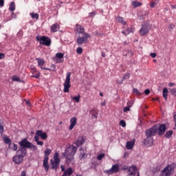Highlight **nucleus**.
<instances>
[{"label":"nucleus","mask_w":176,"mask_h":176,"mask_svg":"<svg viewBox=\"0 0 176 176\" xmlns=\"http://www.w3.org/2000/svg\"><path fill=\"white\" fill-rule=\"evenodd\" d=\"M151 30H152V25L148 23H144L142 25V28L139 31L140 36H146L149 34Z\"/></svg>","instance_id":"0eeeda50"},{"label":"nucleus","mask_w":176,"mask_h":176,"mask_svg":"<svg viewBox=\"0 0 176 176\" xmlns=\"http://www.w3.org/2000/svg\"><path fill=\"white\" fill-rule=\"evenodd\" d=\"M119 172V164L113 165L110 170H107V174Z\"/></svg>","instance_id":"f3484780"},{"label":"nucleus","mask_w":176,"mask_h":176,"mask_svg":"<svg viewBox=\"0 0 176 176\" xmlns=\"http://www.w3.org/2000/svg\"><path fill=\"white\" fill-rule=\"evenodd\" d=\"M133 94H135V96H141L142 94H144V91H140L137 89H133Z\"/></svg>","instance_id":"4c0bfd02"},{"label":"nucleus","mask_w":176,"mask_h":176,"mask_svg":"<svg viewBox=\"0 0 176 176\" xmlns=\"http://www.w3.org/2000/svg\"><path fill=\"white\" fill-rule=\"evenodd\" d=\"M23 160H24V158L20 155H18V154L13 157V162L14 163H16V164H21L23 162Z\"/></svg>","instance_id":"a211bd4d"},{"label":"nucleus","mask_w":176,"mask_h":176,"mask_svg":"<svg viewBox=\"0 0 176 176\" xmlns=\"http://www.w3.org/2000/svg\"><path fill=\"white\" fill-rule=\"evenodd\" d=\"M170 93H171V94H173V96H176V89H170Z\"/></svg>","instance_id":"6e6d98bb"},{"label":"nucleus","mask_w":176,"mask_h":176,"mask_svg":"<svg viewBox=\"0 0 176 176\" xmlns=\"http://www.w3.org/2000/svg\"><path fill=\"white\" fill-rule=\"evenodd\" d=\"M12 19H17V13H14V11L12 12L10 16L7 18V21H10Z\"/></svg>","instance_id":"cd10ccee"},{"label":"nucleus","mask_w":176,"mask_h":176,"mask_svg":"<svg viewBox=\"0 0 176 176\" xmlns=\"http://www.w3.org/2000/svg\"><path fill=\"white\" fill-rule=\"evenodd\" d=\"M155 131L153 132L150 129L146 130V138L143 140L142 143L146 146H152L153 145V138L155 137Z\"/></svg>","instance_id":"7ed1b4c3"},{"label":"nucleus","mask_w":176,"mask_h":176,"mask_svg":"<svg viewBox=\"0 0 176 176\" xmlns=\"http://www.w3.org/2000/svg\"><path fill=\"white\" fill-rule=\"evenodd\" d=\"M116 19L118 23H120L122 25H126L127 24V23L123 20V17L118 16Z\"/></svg>","instance_id":"c756f323"},{"label":"nucleus","mask_w":176,"mask_h":176,"mask_svg":"<svg viewBox=\"0 0 176 176\" xmlns=\"http://www.w3.org/2000/svg\"><path fill=\"white\" fill-rule=\"evenodd\" d=\"M30 69H32V74H35L36 72H37L36 67H35L34 65H30Z\"/></svg>","instance_id":"c03bdc74"},{"label":"nucleus","mask_w":176,"mask_h":176,"mask_svg":"<svg viewBox=\"0 0 176 176\" xmlns=\"http://www.w3.org/2000/svg\"><path fill=\"white\" fill-rule=\"evenodd\" d=\"M126 79H130V74L126 72L122 76V80H126Z\"/></svg>","instance_id":"ea45409f"},{"label":"nucleus","mask_w":176,"mask_h":176,"mask_svg":"<svg viewBox=\"0 0 176 176\" xmlns=\"http://www.w3.org/2000/svg\"><path fill=\"white\" fill-rule=\"evenodd\" d=\"M120 126H122V127H126V122L124 120H120Z\"/></svg>","instance_id":"de8ad7c7"},{"label":"nucleus","mask_w":176,"mask_h":176,"mask_svg":"<svg viewBox=\"0 0 176 176\" xmlns=\"http://www.w3.org/2000/svg\"><path fill=\"white\" fill-rule=\"evenodd\" d=\"M71 72H68L64 83V89H71Z\"/></svg>","instance_id":"9b49d317"},{"label":"nucleus","mask_w":176,"mask_h":176,"mask_svg":"<svg viewBox=\"0 0 176 176\" xmlns=\"http://www.w3.org/2000/svg\"><path fill=\"white\" fill-rule=\"evenodd\" d=\"M34 141L36 142L37 145H40V146H43V142L39 141V138H38V136H34Z\"/></svg>","instance_id":"f704fd0d"},{"label":"nucleus","mask_w":176,"mask_h":176,"mask_svg":"<svg viewBox=\"0 0 176 176\" xmlns=\"http://www.w3.org/2000/svg\"><path fill=\"white\" fill-rule=\"evenodd\" d=\"M76 53L77 54H82V53H83V48H82V47H77Z\"/></svg>","instance_id":"79ce46f5"},{"label":"nucleus","mask_w":176,"mask_h":176,"mask_svg":"<svg viewBox=\"0 0 176 176\" xmlns=\"http://www.w3.org/2000/svg\"><path fill=\"white\" fill-rule=\"evenodd\" d=\"M36 40L43 46L49 47L52 45V39L47 36H40L38 34L36 37Z\"/></svg>","instance_id":"423d86ee"},{"label":"nucleus","mask_w":176,"mask_h":176,"mask_svg":"<svg viewBox=\"0 0 176 176\" xmlns=\"http://www.w3.org/2000/svg\"><path fill=\"white\" fill-rule=\"evenodd\" d=\"M24 32H23V30H20L18 33L16 34V36L18 38H21V36H23Z\"/></svg>","instance_id":"a18cd8bd"},{"label":"nucleus","mask_w":176,"mask_h":176,"mask_svg":"<svg viewBox=\"0 0 176 176\" xmlns=\"http://www.w3.org/2000/svg\"><path fill=\"white\" fill-rule=\"evenodd\" d=\"M74 32L76 35H78L76 38V43L78 46H82L83 43H87L88 39L91 38L90 34L87 33L85 30V28H83V26L79 23L76 24Z\"/></svg>","instance_id":"f257e3e1"},{"label":"nucleus","mask_w":176,"mask_h":176,"mask_svg":"<svg viewBox=\"0 0 176 176\" xmlns=\"http://www.w3.org/2000/svg\"><path fill=\"white\" fill-rule=\"evenodd\" d=\"M3 131H5V129H3V125H2V122L0 120V134H1V135H3Z\"/></svg>","instance_id":"37998d69"},{"label":"nucleus","mask_w":176,"mask_h":176,"mask_svg":"<svg viewBox=\"0 0 176 176\" xmlns=\"http://www.w3.org/2000/svg\"><path fill=\"white\" fill-rule=\"evenodd\" d=\"M134 146V142H127L126 144V149H131Z\"/></svg>","instance_id":"e433bc0d"},{"label":"nucleus","mask_w":176,"mask_h":176,"mask_svg":"<svg viewBox=\"0 0 176 176\" xmlns=\"http://www.w3.org/2000/svg\"><path fill=\"white\" fill-rule=\"evenodd\" d=\"M8 148L11 150V151H14V152L17 151V149H19V146H17V144L12 142L9 146Z\"/></svg>","instance_id":"4be33fe9"},{"label":"nucleus","mask_w":176,"mask_h":176,"mask_svg":"<svg viewBox=\"0 0 176 176\" xmlns=\"http://www.w3.org/2000/svg\"><path fill=\"white\" fill-rule=\"evenodd\" d=\"M96 14H97V12L96 11H93L89 13V16H91V17H95Z\"/></svg>","instance_id":"8fccbe9b"},{"label":"nucleus","mask_w":176,"mask_h":176,"mask_svg":"<svg viewBox=\"0 0 176 176\" xmlns=\"http://www.w3.org/2000/svg\"><path fill=\"white\" fill-rule=\"evenodd\" d=\"M101 107H105L107 105V103L105 102V100H104L102 102L100 103Z\"/></svg>","instance_id":"774afa93"},{"label":"nucleus","mask_w":176,"mask_h":176,"mask_svg":"<svg viewBox=\"0 0 176 176\" xmlns=\"http://www.w3.org/2000/svg\"><path fill=\"white\" fill-rule=\"evenodd\" d=\"M16 155L19 156H21V157H25L27 156V148H19L17 151H16Z\"/></svg>","instance_id":"4468645a"},{"label":"nucleus","mask_w":176,"mask_h":176,"mask_svg":"<svg viewBox=\"0 0 176 176\" xmlns=\"http://www.w3.org/2000/svg\"><path fill=\"white\" fill-rule=\"evenodd\" d=\"M5 58V54L0 52V60H3Z\"/></svg>","instance_id":"bf43d9fd"},{"label":"nucleus","mask_w":176,"mask_h":176,"mask_svg":"<svg viewBox=\"0 0 176 176\" xmlns=\"http://www.w3.org/2000/svg\"><path fill=\"white\" fill-rule=\"evenodd\" d=\"M168 86H169V87H173V86H175V83L169 82V83H168Z\"/></svg>","instance_id":"69168bd1"},{"label":"nucleus","mask_w":176,"mask_h":176,"mask_svg":"<svg viewBox=\"0 0 176 176\" xmlns=\"http://www.w3.org/2000/svg\"><path fill=\"white\" fill-rule=\"evenodd\" d=\"M105 156V154L102 153L97 156L98 160H102V158Z\"/></svg>","instance_id":"49530a36"},{"label":"nucleus","mask_w":176,"mask_h":176,"mask_svg":"<svg viewBox=\"0 0 176 176\" xmlns=\"http://www.w3.org/2000/svg\"><path fill=\"white\" fill-rule=\"evenodd\" d=\"M3 140L5 144L8 146L12 143V140H10V138H9L8 136L3 138Z\"/></svg>","instance_id":"2f4dec72"},{"label":"nucleus","mask_w":176,"mask_h":176,"mask_svg":"<svg viewBox=\"0 0 176 176\" xmlns=\"http://www.w3.org/2000/svg\"><path fill=\"white\" fill-rule=\"evenodd\" d=\"M31 78H35L36 79H39L41 78V72H36L34 74H32L31 76Z\"/></svg>","instance_id":"c9c22d12"},{"label":"nucleus","mask_w":176,"mask_h":176,"mask_svg":"<svg viewBox=\"0 0 176 176\" xmlns=\"http://www.w3.org/2000/svg\"><path fill=\"white\" fill-rule=\"evenodd\" d=\"M156 5V3L153 2V1H151L150 3V7L151 8H153Z\"/></svg>","instance_id":"e2e57ef3"},{"label":"nucleus","mask_w":176,"mask_h":176,"mask_svg":"<svg viewBox=\"0 0 176 176\" xmlns=\"http://www.w3.org/2000/svg\"><path fill=\"white\" fill-rule=\"evenodd\" d=\"M58 30H60V25H58V23H56L52 25L51 26L52 32H57Z\"/></svg>","instance_id":"412c9836"},{"label":"nucleus","mask_w":176,"mask_h":176,"mask_svg":"<svg viewBox=\"0 0 176 176\" xmlns=\"http://www.w3.org/2000/svg\"><path fill=\"white\" fill-rule=\"evenodd\" d=\"M174 133V131H173V130H170L166 132L164 137H166V138H171V135H173V133Z\"/></svg>","instance_id":"72a5a7b5"},{"label":"nucleus","mask_w":176,"mask_h":176,"mask_svg":"<svg viewBox=\"0 0 176 176\" xmlns=\"http://www.w3.org/2000/svg\"><path fill=\"white\" fill-rule=\"evenodd\" d=\"M162 96L166 100H167V97H168V89H164L162 91Z\"/></svg>","instance_id":"c85d7f7f"},{"label":"nucleus","mask_w":176,"mask_h":176,"mask_svg":"<svg viewBox=\"0 0 176 176\" xmlns=\"http://www.w3.org/2000/svg\"><path fill=\"white\" fill-rule=\"evenodd\" d=\"M12 80L13 82H19L20 83H25V81H24V80H21L20 77L17 76H14L12 77Z\"/></svg>","instance_id":"a878e982"},{"label":"nucleus","mask_w":176,"mask_h":176,"mask_svg":"<svg viewBox=\"0 0 176 176\" xmlns=\"http://www.w3.org/2000/svg\"><path fill=\"white\" fill-rule=\"evenodd\" d=\"M150 93H151V90L149 89H146L144 91V94H146V96H148V94H150Z\"/></svg>","instance_id":"680f3d73"},{"label":"nucleus","mask_w":176,"mask_h":176,"mask_svg":"<svg viewBox=\"0 0 176 176\" xmlns=\"http://www.w3.org/2000/svg\"><path fill=\"white\" fill-rule=\"evenodd\" d=\"M35 137H37L38 138L40 137L41 139L43 140H47V133H46V132L42 131V130H38L36 131Z\"/></svg>","instance_id":"f8f14e48"},{"label":"nucleus","mask_w":176,"mask_h":176,"mask_svg":"<svg viewBox=\"0 0 176 176\" xmlns=\"http://www.w3.org/2000/svg\"><path fill=\"white\" fill-rule=\"evenodd\" d=\"M50 153H52V149L46 148L44 151V156L45 159H49V156H50Z\"/></svg>","instance_id":"393cba45"},{"label":"nucleus","mask_w":176,"mask_h":176,"mask_svg":"<svg viewBox=\"0 0 176 176\" xmlns=\"http://www.w3.org/2000/svg\"><path fill=\"white\" fill-rule=\"evenodd\" d=\"M10 12H14L16 10V3L14 1H11L9 6Z\"/></svg>","instance_id":"b1692460"},{"label":"nucleus","mask_w":176,"mask_h":176,"mask_svg":"<svg viewBox=\"0 0 176 176\" xmlns=\"http://www.w3.org/2000/svg\"><path fill=\"white\" fill-rule=\"evenodd\" d=\"M125 52H126L128 56H130V57H133V56H134V52L131 49H126L125 50Z\"/></svg>","instance_id":"58836bf2"},{"label":"nucleus","mask_w":176,"mask_h":176,"mask_svg":"<svg viewBox=\"0 0 176 176\" xmlns=\"http://www.w3.org/2000/svg\"><path fill=\"white\" fill-rule=\"evenodd\" d=\"M174 28H175V25H173V24H170L169 25V30H170V32H171V31H173V30H174Z\"/></svg>","instance_id":"603ef678"},{"label":"nucleus","mask_w":176,"mask_h":176,"mask_svg":"<svg viewBox=\"0 0 176 176\" xmlns=\"http://www.w3.org/2000/svg\"><path fill=\"white\" fill-rule=\"evenodd\" d=\"M86 140L83 136H80L78 138V139L75 141L74 144L76 145V146H80V145H83L85 144Z\"/></svg>","instance_id":"2eb2a0df"},{"label":"nucleus","mask_w":176,"mask_h":176,"mask_svg":"<svg viewBox=\"0 0 176 176\" xmlns=\"http://www.w3.org/2000/svg\"><path fill=\"white\" fill-rule=\"evenodd\" d=\"M134 27L133 25H130V27H127L125 30L122 31V34L123 35H125V36H127V35H130V34L134 33Z\"/></svg>","instance_id":"ddd939ff"},{"label":"nucleus","mask_w":176,"mask_h":176,"mask_svg":"<svg viewBox=\"0 0 176 176\" xmlns=\"http://www.w3.org/2000/svg\"><path fill=\"white\" fill-rule=\"evenodd\" d=\"M174 171L173 165H168L161 173V176H170L171 173Z\"/></svg>","instance_id":"1a4fd4ad"},{"label":"nucleus","mask_w":176,"mask_h":176,"mask_svg":"<svg viewBox=\"0 0 176 176\" xmlns=\"http://www.w3.org/2000/svg\"><path fill=\"white\" fill-rule=\"evenodd\" d=\"M70 125L69 126V130H74V127L76 126V123H78V119L76 117H73L70 119Z\"/></svg>","instance_id":"dca6fc26"},{"label":"nucleus","mask_w":176,"mask_h":176,"mask_svg":"<svg viewBox=\"0 0 176 176\" xmlns=\"http://www.w3.org/2000/svg\"><path fill=\"white\" fill-rule=\"evenodd\" d=\"M30 16L33 19L39 20V14H38V13L32 12V13H30Z\"/></svg>","instance_id":"473e14b6"},{"label":"nucleus","mask_w":176,"mask_h":176,"mask_svg":"<svg viewBox=\"0 0 176 176\" xmlns=\"http://www.w3.org/2000/svg\"><path fill=\"white\" fill-rule=\"evenodd\" d=\"M132 4L133 6V8H139V6H142V3L138 1H133L132 2Z\"/></svg>","instance_id":"7c9ffc66"},{"label":"nucleus","mask_w":176,"mask_h":176,"mask_svg":"<svg viewBox=\"0 0 176 176\" xmlns=\"http://www.w3.org/2000/svg\"><path fill=\"white\" fill-rule=\"evenodd\" d=\"M25 102L27 105H28L29 107H31V102H30V100H25Z\"/></svg>","instance_id":"338daca9"},{"label":"nucleus","mask_w":176,"mask_h":176,"mask_svg":"<svg viewBox=\"0 0 176 176\" xmlns=\"http://www.w3.org/2000/svg\"><path fill=\"white\" fill-rule=\"evenodd\" d=\"M51 69H52V71H53L54 72H56L57 71V69H56V65L52 64V65H51Z\"/></svg>","instance_id":"3c124183"},{"label":"nucleus","mask_w":176,"mask_h":176,"mask_svg":"<svg viewBox=\"0 0 176 176\" xmlns=\"http://www.w3.org/2000/svg\"><path fill=\"white\" fill-rule=\"evenodd\" d=\"M123 111L124 112H129V111H130V107H129V106H126L124 108Z\"/></svg>","instance_id":"13d9d810"},{"label":"nucleus","mask_w":176,"mask_h":176,"mask_svg":"<svg viewBox=\"0 0 176 176\" xmlns=\"http://www.w3.org/2000/svg\"><path fill=\"white\" fill-rule=\"evenodd\" d=\"M128 174H129V175L135 176V174H137V166H132L129 167V168L128 169Z\"/></svg>","instance_id":"6ab92c4d"},{"label":"nucleus","mask_w":176,"mask_h":176,"mask_svg":"<svg viewBox=\"0 0 176 176\" xmlns=\"http://www.w3.org/2000/svg\"><path fill=\"white\" fill-rule=\"evenodd\" d=\"M55 60L57 64H61V63H64V53L58 52L55 55Z\"/></svg>","instance_id":"9d476101"},{"label":"nucleus","mask_w":176,"mask_h":176,"mask_svg":"<svg viewBox=\"0 0 176 176\" xmlns=\"http://www.w3.org/2000/svg\"><path fill=\"white\" fill-rule=\"evenodd\" d=\"M41 69H45L46 71H52L51 68H49V67H41Z\"/></svg>","instance_id":"052dcab7"},{"label":"nucleus","mask_w":176,"mask_h":176,"mask_svg":"<svg viewBox=\"0 0 176 176\" xmlns=\"http://www.w3.org/2000/svg\"><path fill=\"white\" fill-rule=\"evenodd\" d=\"M36 60H37L38 65V67H40V68H41V67H43V65H45V60L39 58H36Z\"/></svg>","instance_id":"bb28decb"},{"label":"nucleus","mask_w":176,"mask_h":176,"mask_svg":"<svg viewBox=\"0 0 176 176\" xmlns=\"http://www.w3.org/2000/svg\"><path fill=\"white\" fill-rule=\"evenodd\" d=\"M123 78L117 79L116 82L118 85H122L123 83Z\"/></svg>","instance_id":"864d4df0"},{"label":"nucleus","mask_w":176,"mask_h":176,"mask_svg":"<svg viewBox=\"0 0 176 176\" xmlns=\"http://www.w3.org/2000/svg\"><path fill=\"white\" fill-rule=\"evenodd\" d=\"M58 153H55L54 155V160H50L52 170H55L57 171V168H58L60 166V158H58Z\"/></svg>","instance_id":"6e6552de"},{"label":"nucleus","mask_w":176,"mask_h":176,"mask_svg":"<svg viewBox=\"0 0 176 176\" xmlns=\"http://www.w3.org/2000/svg\"><path fill=\"white\" fill-rule=\"evenodd\" d=\"M80 94H78V96H71V99L72 100V101H74V102H76L77 104L80 102Z\"/></svg>","instance_id":"5701e85b"},{"label":"nucleus","mask_w":176,"mask_h":176,"mask_svg":"<svg viewBox=\"0 0 176 176\" xmlns=\"http://www.w3.org/2000/svg\"><path fill=\"white\" fill-rule=\"evenodd\" d=\"M43 166L45 168V171H49V158H44Z\"/></svg>","instance_id":"aec40b11"},{"label":"nucleus","mask_w":176,"mask_h":176,"mask_svg":"<svg viewBox=\"0 0 176 176\" xmlns=\"http://www.w3.org/2000/svg\"><path fill=\"white\" fill-rule=\"evenodd\" d=\"M5 6V0H0V8Z\"/></svg>","instance_id":"5fc2aeb1"},{"label":"nucleus","mask_w":176,"mask_h":176,"mask_svg":"<svg viewBox=\"0 0 176 176\" xmlns=\"http://www.w3.org/2000/svg\"><path fill=\"white\" fill-rule=\"evenodd\" d=\"M79 157L80 160H82V159H86L87 157V154H86V153H80Z\"/></svg>","instance_id":"a19ab883"},{"label":"nucleus","mask_w":176,"mask_h":176,"mask_svg":"<svg viewBox=\"0 0 176 176\" xmlns=\"http://www.w3.org/2000/svg\"><path fill=\"white\" fill-rule=\"evenodd\" d=\"M19 144L20 145V148H23V149H31L33 152L35 151H38V147L32 144L30 142H28L27 139H23L21 142H19Z\"/></svg>","instance_id":"20e7f679"},{"label":"nucleus","mask_w":176,"mask_h":176,"mask_svg":"<svg viewBox=\"0 0 176 176\" xmlns=\"http://www.w3.org/2000/svg\"><path fill=\"white\" fill-rule=\"evenodd\" d=\"M150 56L152 58H155L156 56H157V54H156V52H153L150 54Z\"/></svg>","instance_id":"4d7b16f0"},{"label":"nucleus","mask_w":176,"mask_h":176,"mask_svg":"<svg viewBox=\"0 0 176 176\" xmlns=\"http://www.w3.org/2000/svg\"><path fill=\"white\" fill-rule=\"evenodd\" d=\"M76 151H78V148L74 145H72L67 147L63 153V156L66 159L65 162L67 166H69V164H74L75 163L74 156H75Z\"/></svg>","instance_id":"f03ea898"},{"label":"nucleus","mask_w":176,"mask_h":176,"mask_svg":"<svg viewBox=\"0 0 176 176\" xmlns=\"http://www.w3.org/2000/svg\"><path fill=\"white\" fill-rule=\"evenodd\" d=\"M134 104V102H133V100H129L127 102V107L129 108H131V107H133V104Z\"/></svg>","instance_id":"09e8293b"},{"label":"nucleus","mask_w":176,"mask_h":176,"mask_svg":"<svg viewBox=\"0 0 176 176\" xmlns=\"http://www.w3.org/2000/svg\"><path fill=\"white\" fill-rule=\"evenodd\" d=\"M21 176H27V173L25 170L22 171L21 173Z\"/></svg>","instance_id":"0e129e2a"},{"label":"nucleus","mask_w":176,"mask_h":176,"mask_svg":"<svg viewBox=\"0 0 176 176\" xmlns=\"http://www.w3.org/2000/svg\"><path fill=\"white\" fill-rule=\"evenodd\" d=\"M150 130L153 132L154 134L156 135L158 132V135H163L164 133H166V130H167V126L164 124H162L159 126L154 125L151 128H150Z\"/></svg>","instance_id":"39448f33"}]
</instances>
